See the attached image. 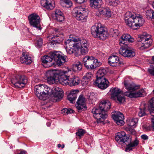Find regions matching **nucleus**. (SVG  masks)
Returning <instances> with one entry per match:
<instances>
[{
	"instance_id": "6",
	"label": "nucleus",
	"mask_w": 154,
	"mask_h": 154,
	"mask_svg": "<svg viewBox=\"0 0 154 154\" xmlns=\"http://www.w3.org/2000/svg\"><path fill=\"white\" fill-rule=\"evenodd\" d=\"M125 20L126 25L133 29H139L144 23L142 16L134 12H127L125 14Z\"/></svg>"
},
{
	"instance_id": "20",
	"label": "nucleus",
	"mask_w": 154,
	"mask_h": 154,
	"mask_svg": "<svg viewBox=\"0 0 154 154\" xmlns=\"http://www.w3.org/2000/svg\"><path fill=\"white\" fill-rule=\"evenodd\" d=\"M112 117L118 125L122 126L124 125V116L121 112H119L116 114H113Z\"/></svg>"
},
{
	"instance_id": "23",
	"label": "nucleus",
	"mask_w": 154,
	"mask_h": 154,
	"mask_svg": "<svg viewBox=\"0 0 154 154\" xmlns=\"http://www.w3.org/2000/svg\"><path fill=\"white\" fill-rule=\"evenodd\" d=\"M108 63L112 66H116L120 65L122 63L117 56L112 55L108 59Z\"/></svg>"
},
{
	"instance_id": "11",
	"label": "nucleus",
	"mask_w": 154,
	"mask_h": 154,
	"mask_svg": "<svg viewBox=\"0 0 154 154\" xmlns=\"http://www.w3.org/2000/svg\"><path fill=\"white\" fill-rule=\"evenodd\" d=\"M28 19L30 25L38 30L42 29L40 25V18L37 14L34 13L32 14L29 15Z\"/></svg>"
},
{
	"instance_id": "59",
	"label": "nucleus",
	"mask_w": 154,
	"mask_h": 154,
	"mask_svg": "<svg viewBox=\"0 0 154 154\" xmlns=\"http://www.w3.org/2000/svg\"><path fill=\"white\" fill-rule=\"evenodd\" d=\"M91 97L92 96H90L89 97V99L90 100H92V98Z\"/></svg>"
},
{
	"instance_id": "41",
	"label": "nucleus",
	"mask_w": 154,
	"mask_h": 154,
	"mask_svg": "<svg viewBox=\"0 0 154 154\" xmlns=\"http://www.w3.org/2000/svg\"><path fill=\"white\" fill-rule=\"evenodd\" d=\"M82 68V65L80 62H78L73 66V69L75 71H80Z\"/></svg>"
},
{
	"instance_id": "39",
	"label": "nucleus",
	"mask_w": 154,
	"mask_h": 154,
	"mask_svg": "<svg viewBox=\"0 0 154 154\" xmlns=\"http://www.w3.org/2000/svg\"><path fill=\"white\" fill-rule=\"evenodd\" d=\"M74 111L72 109L70 108L67 109L66 108H64L61 110L62 113H64V115H67L68 114L73 113Z\"/></svg>"
},
{
	"instance_id": "22",
	"label": "nucleus",
	"mask_w": 154,
	"mask_h": 154,
	"mask_svg": "<svg viewBox=\"0 0 154 154\" xmlns=\"http://www.w3.org/2000/svg\"><path fill=\"white\" fill-rule=\"evenodd\" d=\"M119 44L121 46L127 45L126 43L127 42L130 43L134 42V39L128 34H124L122 35L119 39Z\"/></svg>"
},
{
	"instance_id": "19",
	"label": "nucleus",
	"mask_w": 154,
	"mask_h": 154,
	"mask_svg": "<svg viewBox=\"0 0 154 154\" xmlns=\"http://www.w3.org/2000/svg\"><path fill=\"white\" fill-rule=\"evenodd\" d=\"M43 84L35 85L34 88L35 93L37 96L40 100H45V98L43 95L44 93L45 87Z\"/></svg>"
},
{
	"instance_id": "51",
	"label": "nucleus",
	"mask_w": 154,
	"mask_h": 154,
	"mask_svg": "<svg viewBox=\"0 0 154 154\" xmlns=\"http://www.w3.org/2000/svg\"><path fill=\"white\" fill-rule=\"evenodd\" d=\"M151 125L153 126V131H154V116L151 118Z\"/></svg>"
},
{
	"instance_id": "10",
	"label": "nucleus",
	"mask_w": 154,
	"mask_h": 154,
	"mask_svg": "<svg viewBox=\"0 0 154 154\" xmlns=\"http://www.w3.org/2000/svg\"><path fill=\"white\" fill-rule=\"evenodd\" d=\"M73 16L78 20H86L88 16V13L85 8L81 6L75 8L74 10Z\"/></svg>"
},
{
	"instance_id": "12",
	"label": "nucleus",
	"mask_w": 154,
	"mask_h": 154,
	"mask_svg": "<svg viewBox=\"0 0 154 154\" xmlns=\"http://www.w3.org/2000/svg\"><path fill=\"white\" fill-rule=\"evenodd\" d=\"M146 35V34L142 35L138 37L137 40L138 42H144L143 43H142V45L139 48L140 50L147 49L151 45L152 42L150 39V35Z\"/></svg>"
},
{
	"instance_id": "38",
	"label": "nucleus",
	"mask_w": 154,
	"mask_h": 154,
	"mask_svg": "<svg viewBox=\"0 0 154 154\" xmlns=\"http://www.w3.org/2000/svg\"><path fill=\"white\" fill-rule=\"evenodd\" d=\"M76 107L79 112H81L87 109V107L85 104L76 105Z\"/></svg>"
},
{
	"instance_id": "16",
	"label": "nucleus",
	"mask_w": 154,
	"mask_h": 154,
	"mask_svg": "<svg viewBox=\"0 0 154 154\" xmlns=\"http://www.w3.org/2000/svg\"><path fill=\"white\" fill-rule=\"evenodd\" d=\"M109 82L106 78H96L94 82V85L97 86L99 88L104 89L109 86Z\"/></svg>"
},
{
	"instance_id": "40",
	"label": "nucleus",
	"mask_w": 154,
	"mask_h": 154,
	"mask_svg": "<svg viewBox=\"0 0 154 154\" xmlns=\"http://www.w3.org/2000/svg\"><path fill=\"white\" fill-rule=\"evenodd\" d=\"M146 115V108L144 107L139 108L138 116L140 117H142Z\"/></svg>"
},
{
	"instance_id": "26",
	"label": "nucleus",
	"mask_w": 154,
	"mask_h": 154,
	"mask_svg": "<svg viewBox=\"0 0 154 154\" xmlns=\"http://www.w3.org/2000/svg\"><path fill=\"white\" fill-rule=\"evenodd\" d=\"M20 60L22 63L26 65L30 64L32 62L31 57L29 55L26 54L23 52L20 58Z\"/></svg>"
},
{
	"instance_id": "7",
	"label": "nucleus",
	"mask_w": 154,
	"mask_h": 154,
	"mask_svg": "<svg viewBox=\"0 0 154 154\" xmlns=\"http://www.w3.org/2000/svg\"><path fill=\"white\" fill-rule=\"evenodd\" d=\"M92 35L95 38L101 40L106 39L109 36L108 32L100 23H96L91 28Z\"/></svg>"
},
{
	"instance_id": "47",
	"label": "nucleus",
	"mask_w": 154,
	"mask_h": 154,
	"mask_svg": "<svg viewBox=\"0 0 154 154\" xmlns=\"http://www.w3.org/2000/svg\"><path fill=\"white\" fill-rule=\"evenodd\" d=\"M153 127L152 125H146L144 126V129L147 131H149L151 130L153 131Z\"/></svg>"
},
{
	"instance_id": "14",
	"label": "nucleus",
	"mask_w": 154,
	"mask_h": 154,
	"mask_svg": "<svg viewBox=\"0 0 154 154\" xmlns=\"http://www.w3.org/2000/svg\"><path fill=\"white\" fill-rule=\"evenodd\" d=\"M122 47L119 50V52L124 57L131 58L135 55V53L133 49H131L128 45Z\"/></svg>"
},
{
	"instance_id": "3",
	"label": "nucleus",
	"mask_w": 154,
	"mask_h": 154,
	"mask_svg": "<svg viewBox=\"0 0 154 154\" xmlns=\"http://www.w3.org/2000/svg\"><path fill=\"white\" fill-rule=\"evenodd\" d=\"M64 44L67 53L70 54L80 49L81 54L85 55L88 53L89 51V44L85 39L77 41L68 39L65 42Z\"/></svg>"
},
{
	"instance_id": "34",
	"label": "nucleus",
	"mask_w": 154,
	"mask_h": 154,
	"mask_svg": "<svg viewBox=\"0 0 154 154\" xmlns=\"http://www.w3.org/2000/svg\"><path fill=\"white\" fill-rule=\"evenodd\" d=\"M149 102L148 109L150 114L152 115V114L154 113V97L152 98Z\"/></svg>"
},
{
	"instance_id": "27",
	"label": "nucleus",
	"mask_w": 154,
	"mask_h": 154,
	"mask_svg": "<svg viewBox=\"0 0 154 154\" xmlns=\"http://www.w3.org/2000/svg\"><path fill=\"white\" fill-rule=\"evenodd\" d=\"M98 10L100 15H104L105 17L107 18L110 17L112 15V12L108 7L105 8H99Z\"/></svg>"
},
{
	"instance_id": "36",
	"label": "nucleus",
	"mask_w": 154,
	"mask_h": 154,
	"mask_svg": "<svg viewBox=\"0 0 154 154\" xmlns=\"http://www.w3.org/2000/svg\"><path fill=\"white\" fill-rule=\"evenodd\" d=\"M146 15L147 19H151L152 20L154 17V11L152 9L147 10L146 12Z\"/></svg>"
},
{
	"instance_id": "29",
	"label": "nucleus",
	"mask_w": 154,
	"mask_h": 154,
	"mask_svg": "<svg viewBox=\"0 0 154 154\" xmlns=\"http://www.w3.org/2000/svg\"><path fill=\"white\" fill-rule=\"evenodd\" d=\"M79 93V91L77 90H74L70 92L67 96L68 100L72 103H74L77 97V94Z\"/></svg>"
},
{
	"instance_id": "54",
	"label": "nucleus",
	"mask_w": 154,
	"mask_h": 154,
	"mask_svg": "<svg viewBox=\"0 0 154 154\" xmlns=\"http://www.w3.org/2000/svg\"><path fill=\"white\" fill-rule=\"evenodd\" d=\"M151 62V64L154 65V56L152 57Z\"/></svg>"
},
{
	"instance_id": "33",
	"label": "nucleus",
	"mask_w": 154,
	"mask_h": 154,
	"mask_svg": "<svg viewBox=\"0 0 154 154\" xmlns=\"http://www.w3.org/2000/svg\"><path fill=\"white\" fill-rule=\"evenodd\" d=\"M120 0H105L106 3L108 5L116 7L120 3Z\"/></svg>"
},
{
	"instance_id": "2",
	"label": "nucleus",
	"mask_w": 154,
	"mask_h": 154,
	"mask_svg": "<svg viewBox=\"0 0 154 154\" xmlns=\"http://www.w3.org/2000/svg\"><path fill=\"white\" fill-rule=\"evenodd\" d=\"M67 58V57L61 52L54 51L50 52L48 55L42 56L41 61L44 67L48 68L54 65V63L52 62L53 60L57 65L60 66L66 62Z\"/></svg>"
},
{
	"instance_id": "53",
	"label": "nucleus",
	"mask_w": 154,
	"mask_h": 154,
	"mask_svg": "<svg viewBox=\"0 0 154 154\" xmlns=\"http://www.w3.org/2000/svg\"><path fill=\"white\" fill-rule=\"evenodd\" d=\"M26 152L24 150H21L20 153H17V154H26Z\"/></svg>"
},
{
	"instance_id": "44",
	"label": "nucleus",
	"mask_w": 154,
	"mask_h": 154,
	"mask_svg": "<svg viewBox=\"0 0 154 154\" xmlns=\"http://www.w3.org/2000/svg\"><path fill=\"white\" fill-rule=\"evenodd\" d=\"M43 43L42 39L39 37H37L36 38V45L38 47H40Z\"/></svg>"
},
{
	"instance_id": "28",
	"label": "nucleus",
	"mask_w": 154,
	"mask_h": 154,
	"mask_svg": "<svg viewBox=\"0 0 154 154\" xmlns=\"http://www.w3.org/2000/svg\"><path fill=\"white\" fill-rule=\"evenodd\" d=\"M54 19L59 22H62L64 20L65 17L64 14L60 10L56 9L55 11Z\"/></svg>"
},
{
	"instance_id": "37",
	"label": "nucleus",
	"mask_w": 154,
	"mask_h": 154,
	"mask_svg": "<svg viewBox=\"0 0 154 154\" xmlns=\"http://www.w3.org/2000/svg\"><path fill=\"white\" fill-rule=\"evenodd\" d=\"M138 122V119L137 118H133L129 119L128 122V125L132 127L135 126Z\"/></svg>"
},
{
	"instance_id": "35",
	"label": "nucleus",
	"mask_w": 154,
	"mask_h": 154,
	"mask_svg": "<svg viewBox=\"0 0 154 154\" xmlns=\"http://www.w3.org/2000/svg\"><path fill=\"white\" fill-rule=\"evenodd\" d=\"M60 4L63 7L67 8H70L72 3L70 0H60Z\"/></svg>"
},
{
	"instance_id": "5",
	"label": "nucleus",
	"mask_w": 154,
	"mask_h": 154,
	"mask_svg": "<svg viewBox=\"0 0 154 154\" xmlns=\"http://www.w3.org/2000/svg\"><path fill=\"white\" fill-rule=\"evenodd\" d=\"M111 103L108 101H102L99 107L94 108L92 110L94 117L97 119V123L103 122L107 117V111L110 108Z\"/></svg>"
},
{
	"instance_id": "9",
	"label": "nucleus",
	"mask_w": 154,
	"mask_h": 154,
	"mask_svg": "<svg viewBox=\"0 0 154 154\" xmlns=\"http://www.w3.org/2000/svg\"><path fill=\"white\" fill-rule=\"evenodd\" d=\"M27 77L24 75H16L11 80L13 86L16 88L24 87L28 82Z\"/></svg>"
},
{
	"instance_id": "18",
	"label": "nucleus",
	"mask_w": 154,
	"mask_h": 154,
	"mask_svg": "<svg viewBox=\"0 0 154 154\" xmlns=\"http://www.w3.org/2000/svg\"><path fill=\"white\" fill-rule=\"evenodd\" d=\"M127 141L126 142L124 143L126 145V146L125 149V151L126 152H129L130 151L132 150L139 144V140L137 137L132 142H131V138L130 139H128Z\"/></svg>"
},
{
	"instance_id": "48",
	"label": "nucleus",
	"mask_w": 154,
	"mask_h": 154,
	"mask_svg": "<svg viewBox=\"0 0 154 154\" xmlns=\"http://www.w3.org/2000/svg\"><path fill=\"white\" fill-rule=\"evenodd\" d=\"M89 82L90 81L87 79V78H86V77L84 76L83 77V78L81 80V82L82 85H87Z\"/></svg>"
},
{
	"instance_id": "43",
	"label": "nucleus",
	"mask_w": 154,
	"mask_h": 154,
	"mask_svg": "<svg viewBox=\"0 0 154 154\" xmlns=\"http://www.w3.org/2000/svg\"><path fill=\"white\" fill-rule=\"evenodd\" d=\"M86 133V131L83 129H79L77 131L76 133V135L78 136L80 138L83 136L84 134Z\"/></svg>"
},
{
	"instance_id": "46",
	"label": "nucleus",
	"mask_w": 154,
	"mask_h": 154,
	"mask_svg": "<svg viewBox=\"0 0 154 154\" xmlns=\"http://www.w3.org/2000/svg\"><path fill=\"white\" fill-rule=\"evenodd\" d=\"M84 76L86 78H87V79L90 82L92 79L93 75L91 72H87Z\"/></svg>"
},
{
	"instance_id": "50",
	"label": "nucleus",
	"mask_w": 154,
	"mask_h": 154,
	"mask_svg": "<svg viewBox=\"0 0 154 154\" xmlns=\"http://www.w3.org/2000/svg\"><path fill=\"white\" fill-rule=\"evenodd\" d=\"M141 137L144 140H147L149 139L148 137L146 134H144L141 136Z\"/></svg>"
},
{
	"instance_id": "17",
	"label": "nucleus",
	"mask_w": 154,
	"mask_h": 154,
	"mask_svg": "<svg viewBox=\"0 0 154 154\" xmlns=\"http://www.w3.org/2000/svg\"><path fill=\"white\" fill-rule=\"evenodd\" d=\"M131 138L130 137L126 135L124 131L118 132L115 137L116 140L118 143L121 144L126 142L128 139Z\"/></svg>"
},
{
	"instance_id": "15",
	"label": "nucleus",
	"mask_w": 154,
	"mask_h": 154,
	"mask_svg": "<svg viewBox=\"0 0 154 154\" xmlns=\"http://www.w3.org/2000/svg\"><path fill=\"white\" fill-rule=\"evenodd\" d=\"M64 92L62 89L58 87H56L54 89L51 97L53 99V102H58L63 98Z\"/></svg>"
},
{
	"instance_id": "63",
	"label": "nucleus",
	"mask_w": 154,
	"mask_h": 154,
	"mask_svg": "<svg viewBox=\"0 0 154 154\" xmlns=\"http://www.w3.org/2000/svg\"><path fill=\"white\" fill-rule=\"evenodd\" d=\"M153 93H154V89L153 90Z\"/></svg>"
},
{
	"instance_id": "4",
	"label": "nucleus",
	"mask_w": 154,
	"mask_h": 154,
	"mask_svg": "<svg viewBox=\"0 0 154 154\" xmlns=\"http://www.w3.org/2000/svg\"><path fill=\"white\" fill-rule=\"evenodd\" d=\"M110 95V98L112 100H117L119 103H121L123 101L125 100L124 96H126L130 98H137L144 97L146 95V92L144 90L142 89L139 91L134 93L129 92H123L117 88H112L109 92Z\"/></svg>"
},
{
	"instance_id": "42",
	"label": "nucleus",
	"mask_w": 154,
	"mask_h": 154,
	"mask_svg": "<svg viewBox=\"0 0 154 154\" xmlns=\"http://www.w3.org/2000/svg\"><path fill=\"white\" fill-rule=\"evenodd\" d=\"M85 99L83 97V95H80L78 98L76 105L85 104Z\"/></svg>"
},
{
	"instance_id": "8",
	"label": "nucleus",
	"mask_w": 154,
	"mask_h": 154,
	"mask_svg": "<svg viewBox=\"0 0 154 154\" xmlns=\"http://www.w3.org/2000/svg\"><path fill=\"white\" fill-rule=\"evenodd\" d=\"M82 64L87 69L93 70L100 66L102 63L95 57L86 56L83 58Z\"/></svg>"
},
{
	"instance_id": "30",
	"label": "nucleus",
	"mask_w": 154,
	"mask_h": 154,
	"mask_svg": "<svg viewBox=\"0 0 154 154\" xmlns=\"http://www.w3.org/2000/svg\"><path fill=\"white\" fill-rule=\"evenodd\" d=\"M44 85L45 86V90L44 93L42 95L45 98L46 100L48 96L49 95L51 97L54 90L48 87L47 85Z\"/></svg>"
},
{
	"instance_id": "56",
	"label": "nucleus",
	"mask_w": 154,
	"mask_h": 154,
	"mask_svg": "<svg viewBox=\"0 0 154 154\" xmlns=\"http://www.w3.org/2000/svg\"><path fill=\"white\" fill-rule=\"evenodd\" d=\"M61 146V145L60 144H59L57 145V147L59 148H60Z\"/></svg>"
},
{
	"instance_id": "1",
	"label": "nucleus",
	"mask_w": 154,
	"mask_h": 154,
	"mask_svg": "<svg viewBox=\"0 0 154 154\" xmlns=\"http://www.w3.org/2000/svg\"><path fill=\"white\" fill-rule=\"evenodd\" d=\"M45 76L48 82L50 84L59 81L63 85L72 86L78 85L80 82L79 78L73 75L71 71L49 70L46 72Z\"/></svg>"
},
{
	"instance_id": "62",
	"label": "nucleus",
	"mask_w": 154,
	"mask_h": 154,
	"mask_svg": "<svg viewBox=\"0 0 154 154\" xmlns=\"http://www.w3.org/2000/svg\"><path fill=\"white\" fill-rule=\"evenodd\" d=\"M152 20L153 21H154V18H153V19H152Z\"/></svg>"
},
{
	"instance_id": "21",
	"label": "nucleus",
	"mask_w": 154,
	"mask_h": 154,
	"mask_svg": "<svg viewBox=\"0 0 154 154\" xmlns=\"http://www.w3.org/2000/svg\"><path fill=\"white\" fill-rule=\"evenodd\" d=\"M124 84L125 88L129 92L132 93L140 88V85H137L133 82L130 83L128 80H125L124 82Z\"/></svg>"
},
{
	"instance_id": "61",
	"label": "nucleus",
	"mask_w": 154,
	"mask_h": 154,
	"mask_svg": "<svg viewBox=\"0 0 154 154\" xmlns=\"http://www.w3.org/2000/svg\"><path fill=\"white\" fill-rule=\"evenodd\" d=\"M75 2H77V0H74Z\"/></svg>"
},
{
	"instance_id": "57",
	"label": "nucleus",
	"mask_w": 154,
	"mask_h": 154,
	"mask_svg": "<svg viewBox=\"0 0 154 154\" xmlns=\"http://www.w3.org/2000/svg\"><path fill=\"white\" fill-rule=\"evenodd\" d=\"M152 6L153 8H154V1L152 3Z\"/></svg>"
},
{
	"instance_id": "25",
	"label": "nucleus",
	"mask_w": 154,
	"mask_h": 154,
	"mask_svg": "<svg viewBox=\"0 0 154 154\" xmlns=\"http://www.w3.org/2000/svg\"><path fill=\"white\" fill-rule=\"evenodd\" d=\"M64 37L63 34L53 35L51 39V43L53 45L61 44L63 41Z\"/></svg>"
},
{
	"instance_id": "31",
	"label": "nucleus",
	"mask_w": 154,
	"mask_h": 154,
	"mask_svg": "<svg viewBox=\"0 0 154 154\" xmlns=\"http://www.w3.org/2000/svg\"><path fill=\"white\" fill-rule=\"evenodd\" d=\"M90 6L92 8H97L99 5H100L102 0H89Z\"/></svg>"
},
{
	"instance_id": "49",
	"label": "nucleus",
	"mask_w": 154,
	"mask_h": 154,
	"mask_svg": "<svg viewBox=\"0 0 154 154\" xmlns=\"http://www.w3.org/2000/svg\"><path fill=\"white\" fill-rule=\"evenodd\" d=\"M151 67V69H148V72L151 75L154 76V66H152Z\"/></svg>"
},
{
	"instance_id": "58",
	"label": "nucleus",
	"mask_w": 154,
	"mask_h": 154,
	"mask_svg": "<svg viewBox=\"0 0 154 154\" xmlns=\"http://www.w3.org/2000/svg\"><path fill=\"white\" fill-rule=\"evenodd\" d=\"M61 146L62 147V148H64V145H61Z\"/></svg>"
},
{
	"instance_id": "45",
	"label": "nucleus",
	"mask_w": 154,
	"mask_h": 154,
	"mask_svg": "<svg viewBox=\"0 0 154 154\" xmlns=\"http://www.w3.org/2000/svg\"><path fill=\"white\" fill-rule=\"evenodd\" d=\"M110 31L112 35L114 36H118L119 34V31L117 29H111Z\"/></svg>"
},
{
	"instance_id": "52",
	"label": "nucleus",
	"mask_w": 154,
	"mask_h": 154,
	"mask_svg": "<svg viewBox=\"0 0 154 154\" xmlns=\"http://www.w3.org/2000/svg\"><path fill=\"white\" fill-rule=\"evenodd\" d=\"M87 0H77V3L79 4H81L85 2Z\"/></svg>"
},
{
	"instance_id": "32",
	"label": "nucleus",
	"mask_w": 154,
	"mask_h": 154,
	"mask_svg": "<svg viewBox=\"0 0 154 154\" xmlns=\"http://www.w3.org/2000/svg\"><path fill=\"white\" fill-rule=\"evenodd\" d=\"M106 73V71L105 69H100L97 73L96 78H105L104 75Z\"/></svg>"
},
{
	"instance_id": "13",
	"label": "nucleus",
	"mask_w": 154,
	"mask_h": 154,
	"mask_svg": "<svg viewBox=\"0 0 154 154\" xmlns=\"http://www.w3.org/2000/svg\"><path fill=\"white\" fill-rule=\"evenodd\" d=\"M146 35V34L142 35L138 37L137 40L138 42H144L143 43H142V45L139 48L140 50L147 49L151 45L152 42L150 39V35Z\"/></svg>"
},
{
	"instance_id": "24",
	"label": "nucleus",
	"mask_w": 154,
	"mask_h": 154,
	"mask_svg": "<svg viewBox=\"0 0 154 154\" xmlns=\"http://www.w3.org/2000/svg\"><path fill=\"white\" fill-rule=\"evenodd\" d=\"M41 4L43 8L48 10L53 9L55 6L53 1L51 0H41Z\"/></svg>"
},
{
	"instance_id": "55",
	"label": "nucleus",
	"mask_w": 154,
	"mask_h": 154,
	"mask_svg": "<svg viewBox=\"0 0 154 154\" xmlns=\"http://www.w3.org/2000/svg\"><path fill=\"white\" fill-rule=\"evenodd\" d=\"M51 125V123L49 122H48L47 123V125L48 126H49V127Z\"/></svg>"
},
{
	"instance_id": "60",
	"label": "nucleus",
	"mask_w": 154,
	"mask_h": 154,
	"mask_svg": "<svg viewBox=\"0 0 154 154\" xmlns=\"http://www.w3.org/2000/svg\"><path fill=\"white\" fill-rule=\"evenodd\" d=\"M75 56H77V53H75Z\"/></svg>"
}]
</instances>
